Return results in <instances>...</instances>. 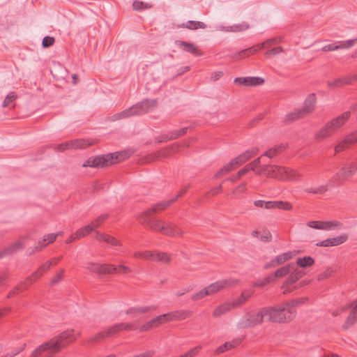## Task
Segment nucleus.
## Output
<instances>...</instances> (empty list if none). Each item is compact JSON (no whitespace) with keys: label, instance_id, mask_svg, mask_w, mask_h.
<instances>
[{"label":"nucleus","instance_id":"1","mask_svg":"<svg viewBox=\"0 0 357 357\" xmlns=\"http://www.w3.org/2000/svg\"><path fill=\"white\" fill-rule=\"evenodd\" d=\"M76 339L74 330L63 331L38 347L31 353L30 357H54L56 354L75 342Z\"/></svg>","mask_w":357,"mask_h":357},{"label":"nucleus","instance_id":"2","mask_svg":"<svg viewBox=\"0 0 357 357\" xmlns=\"http://www.w3.org/2000/svg\"><path fill=\"white\" fill-rule=\"evenodd\" d=\"M154 214L144 211L139 217V222L149 229L171 237H181L185 234L176 224L171 222L162 221L153 218Z\"/></svg>","mask_w":357,"mask_h":357},{"label":"nucleus","instance_id":"3","mask_svg":"<svg viewBox=\"0 0 357 357\" xmlns=\"http://www.w3.org/2000/svg\"><path fill=\"white\" fill-rule=\"evenodd\" d=\"M265 317L272 322L285 323L291 321L296 312L287 306L286 303L276 307H264Z\"/></svg>","mask_w":357,"mask_h":357},{"label":"nucleus","instance_id":"4","mask_svg":"<svg viewBox=\"0 0 357 357\" xmlns=\"http://www.w3.org/2000/svg\"><path fill=\"white\" fill-rule=\"evenodd\" d=\"M351 116L350 112H344L340 116L333 119L326 123L314 136L317 141H322L324 139L332 136L337 130H338Z\"/></svg>","mask_w":357,"mask_h":357},{"label":"nucleus","instance_id":"5","mask_svg":"<svg viewBox=\"0 0 357 357\" xmlns=\"http://www.w3.org/2000/svg\"><path fill=\"white\" fill-rule=\"evenodd\" d=\"M138 330V324L135 322L131 323H119L106 328L105 330L96 333L94 336L91 337L88 342L90 343L98 342L109 337H112L119 332L123 331H135Z\"/></svg>","mask_w":357,"mask_h":357},{"label":"nucleus","instance_id":"6","mask_svg":"<svg viewBox=\"0 0 357 357\" xmlns=\"http://www.w3.org/2000/svg\"><path fill=\"white\" fill-rule=\"evenodd\" d=\"M158 101L155 99L144 100L143 101L132 106L128 109L117 113L112 116L113 121L121 119L132 115H142L156 107Z\"/></svg>","mask_w":357,"mask_h":357},{"label":"nucleus","instance_id":"7","mask_svg":"<svg viewBox=\"0 0 357 357\" xmlns=\"http://www.w3.org/2000/svg\"><path fill=\"white\" fill-rule=\"evenodd\" d=\"M357 172V162H350L345 164L328 181V185L334 186L341 185Z\"/></svg>","mask_w":357,"mask_h":357},{"label":"nucleus","instance_id":"8","mask_svg":"<svg viewBox=\"0 0 357 357\" xmlns=\"http://www.w3.org/2000/svg\"><path fill=\"white\" fill-rule=\"evenodd\" d=\"M264 313V308H262L256 313L246 314L245 317L238 323V327L240 328H248L261 324L266 319Z\"/></svg>","mask_w":357,"mask_h":357},{"label":"nucleus","instance_id":"9","mask_svg":"<svg viewBox=\"0 0 357 357\" xmlns=\"http://www.w3.org/2000/svg\"><path fill=\"white\" fill-rule=\"evenodd\" d=\"M284 172V167L268 165H263L256 171V174L259 176H265L279 180H281L282 173Z\"/></svg>","mask_w":357,"mask_h":357},{"label":"nucleus","instance_id":"10","mask_svg":"<svg viewBox=\"0 0 357 357\" xmlns=\"http://www.w3.org/2000/svg\"><path fill=\"white\" fill-rule=\"evenodd\" d=\"M239 283V280L234 278H229L222 280L216 281L214 283L206 287L208 295H213L225 288H229L236 286Z\"/></svg>","mask_w":357,"mask_h":357},{"label":"nucleus","instance_id":"11","mask_svg":"<svg viewBox=\"0 0 357 357\" xmlns=\"http://www.w3.org/2000/svg\"><path fill=\"white\" fill-rule=\"evenodd\" d=\"M121 153H110L98 155L93 158L94 167H103L119 162L121 159Z\"/></svg>","mask_w":357,"mask_h":357},{"label":"nucleus","instance_id":"12","mask_svg":"<svg viewBox=\"0 0 357 357\" xmlns=\"http://www.w3.org/2000/svg\"><path fill=\"white\" fill-rule=\"evenodd\" d=\"M169 322L167 313L155 317L143 324L141 327L138 326L140 332L149 331L151 329L158 328L163 324Z\"/></svg>","mask_w":357,"mask_h":357},{"label":"nucleus","instance_id":"13","mask_svg":"<svg viewBox=\"0 0 357 357\" xmlns=\"http://www.w3.org/2000/svg\"><path fill=\"white\" fill-rule=\"evenodd\" d=\"M85 268L89 271L97 274L108 275L109 273L113 271V268L109 266V264H99L96 262H88L86 264Z\"/></svg>","mask_w":357,"mask_h":357},{"label":"nucleus","instance_id":"14","mask_svg":"<svg viewBox=\"0 0 357 357\" xmlns=\"http://www.w3.org/2000/svg\"><path fill=\"white\" fill-rule=\"evenodd\" d=\"M158 308L155 305H141L130 307L126 310V314L132 317H137L139 314H148L156 310Z\"/></svg>","mask_w":357,"mask_h":357},{"label":"nucleus","instance_id":"15","mask_svg":"<svg viewBox=\"0 0 357 357\" xmlns=\"http://www.w3.org/2000/svg\"><path fill=\"white\" fill-rule=\"evenodd\" d=\"M357 143V130L347 135L335 147L336 153H340L349 147L351 144Z\"/></svg>","mask_w":357,"mask_h":357},{"label":"nucleus","instance_id":"16","mask_svg":"<svg viewBox=\"0 0 357 357\" xmlns=\"http://www.w3.org/2000/svg\"><path fill=\"white\" fill-rule=\"evenodd\" d=\"M354 81H357L356 75H347L342 78H337L333 82H328V86L332 89L342 88L346 85L351 84Z\"/></svg>","mask_w":357,"mask_h":357},{"label":"nucleus","instance_id":"17","mask_svg":"<svg viewBox=\"0 0 357 357\" xmlns=\"http://www.w3.org/2000/svg\"><path fill=\"white\" fill-rule=\"evenodd\" d=\"M258 152L259 149L257 147H253L234 158V162L236 163V166L239 167L252 157L255 156Z\"/></svg>","mask_w":357,"mask_h":357},{"label":"nucleus","instance_id":"18","mask_svg":"<svg viewBox=\"0 0 357 357\" xmlns=\"http://www.w3.org/2000/svg\"><path fill=\"white\" fill-rule=\"evenodd\" d=\"M234 82L238 85L258 86L264 84V79L259 77H237Z\"/></svg>","mask_w":357,"mask_h":357},{"label":"nucleus","instance_id":"19","mask_svg":"<svg viewBox=\"0 0 357 357\" xmlns=\"http://www.w3.org/2000/svg\"><path fill=\"white\" fill-rule=\"evenodd\" d=\"M348 239L347 234L340 235L334 238H328L316 244L319 247H331L341 245Z\"/></svg>","mask_w":357,"mask_h":357},{"label":"nucleus","instance_id":"20","mask_svg":"<svg viewBox=\"0 0 357 357\" xmlns=\"http://www.w3.org/2000/svg\"><path fill=\"white\" fill-rule=\"evenodd\" d=\"M169 322L181 321L192 317L193 312L189 310H178L167 313Z\"/></svg>","mask_w":357,"mask_h":357},{"label":"nucleus","instance_id":"21","mask_svg":"<svg viewBox=\"0 0 357 357\" xmlns=\"http://www.w3.org/2000/svg\"><path fill=\"white\" fill-rule=\"evenodd\" d=\"M317 98L315 93H310L304 101L303 108H300L307 116L311 114L316 107Z\"/></svg>","mask_w":357,"mask_h":357},{"label":"nucleus","instance_id":"22","mask_svg":"<svg viewBox=\"0 0 357 357\" xmlns=\"http://www.w3.org/2000/svg\"><path fill=\"white\" fill-rule=\"evenodd\" d=\"M56 237L57 234H49L44 236L43 240L41 241H38V245L36 247H34L31 252L28 253V255H31L35 252L40 251L49 243L54 242Z\"/></svg>","mask_w":357,"mask_h":357},{"label":"nucleus","instance_id":"23","mask_svg":"<svg viewBox=\"0 0 357 357\" xmlns=\"http://www.w3.org/2000/svg\"><path fill=\"white\" fill-rule=\"evenodd\" d=\"M264 206L266 209L279 208L284 211H291L293 208L291 203L284 201H265Z\"/></svg>","mask_w":357,"mask_h":357},{"label":"nucleus","instance_id":"24","mask_svg":"<svg viewBox=\"0 0 357 357\" xmlns=\"http://www.w3.org/2000/svg\"><path fill=\"white\" fill-rule=\"evenodd\" d=\"M188 127H185L181 129L172 132L169 135H162V137H159L157 138V142L160 143L162 142H167L171 139H177V138L185 135L188 131Z\"/></svg>","mask_w":357,"mask_h":357},{"label":"nucleus","instance_id":"25","mask_svg":"<svg viewBox=\"0 0 357 357\" xmlns=\"http://www.w3.org/2000/svg\"><path fill=\"white\" fill-rule=\"evenodd\" d=\"M176 44L183 49V50L190 52L195 56H202V52L195 44L178 40Z\"/></svg>","mask_w":357,"mask_h":357},{"label":"nucleus","instance_id":"26","mask_svg":"<svg viewBox=\"0 0 357 357\" xmlns=\"http://www.w3.org/2000/svg\"><path fill=\"white\" fill-rule=\"evenodd\" d=\"M242 340L241 338H236L231 342H226L223 344L218 347L214 351V354L218 355L222 354L231 349L236 348L241 343Z\"/></svg>","mask_w":357,"mask_h":357},{"label":"nucleus","instance_id":"27","mask_svg":"<svg viewBox=\"0 0 357 357\" xmlns=\"http://www.w3.org/2000/svg\"><path fill=\"white\" fill-rule=\"evenodd\" d=\"M284 173H282L281 180L284 181H298L299 180L302 174L296 169L287 168L284 167Z\"/></svg>","mask_w":357,"mask_h":357},{"label":"nucleus","instance_id":"28","mask_svg":"<svg viewBox=\"0 0 357 357\" xmlns=\"http://www.w3.org/2000/svg\"><path fill=\"white\" fill-rule=\"evenodd\" d=\"M287 146V145L283 143L277 144L267 150L261 155V157L266 156L269 158H273L274 157L283 152L286 149Z\"/></svg>","mask_w":357,"mask_h":357},{"label":"nucleus","instance_id":"29","mask_svg":"<svg viewBox=\"0 0 357 357\" xmlns=\"http://www.w3.org/2000/svg\"><path fill=\"white\" fill-rule=\"evenodd\" d=\"M351 307H352V310L343 325L344 329L349 328L357 321V300L354 301Z\"/></svg>","mask_w":357,"mask_h":357},{"label":"nucleus","instance_id":"30","mask_svg":"<svg viewBox=\"0 0 357 357\" xmlns=\"http://www.w3.org/2000/svg\"><path fill=\"white\" fill-rule=\"evenodd\" d=\"M176 201V199H172L171 200L168 201H162L159 203H157L154 204L152 207L147 209L146 211L147 213H151L153 214H155L159 213L160 211H162L169 207L172 203H174Z\"/></svg>","mask_w":357,"mask_h":357},{"label":"nucleus","instance_id":"31","mask_svg":"<svg viewBox=\"0 0 357 357\" xmlns=\"http://www.w3.org/2000/svg\"><path fill=\"white\" fill-rule=\"evenodd\" d=\"M23 247V243L20 241L15 242V243H13L8 247L4 248L1 252H0V259L2 257H4L6 256L11 255L13 253H15L16 251H17L19 249L22 248Z\"/></svg>","mask_w":357,"mask_h":357},{"label":"nucleus","instance_id":"32","mask_svg":"<svg viewBox=\"0 0 357 357\" xmlns=\"http://www.w3.org/2000/svg\"><path fill=\"white\" fill-rule=\"evenodd\" d=\"M292 271V273L289 275V276L286 279L285 282H284L283 287H288L294 284L304 275V273L303 271L294 268Z\"/></svg>","mask_w":357,"mask_h":357},{"label":"nucleus","instance_id":"33","mask_svg":"<svg viewBox=\"0 0 357 357\" xmlns=\"http://www.w3.org/2000/svg\"><path fill=\"white\" fill-rule=\"evenodd\" d=\"M232 309H234V307L231 303H224L214 309L213 317L215 318L219 317Z\"/></svg>","mask_w":357,"mask_h":357},{"label":"nucleus","instance_id":"34","mask_svg":"<svg viewBox=\"0 0 357 357\" xmlns=\"http://www.w3.org/2000/svg\"><path fill=\"white\" fill-rule=\"evenodd\" d=\"M306 117L304 113L301 111V109H296L292 112L289 113L284 117V121L285 123H290L296 120L303 119Z\"/></svg>","mask_w":357,"mask_h":357},{"label":"nucleus","instance_id":"35","mask_svg":"<svg viewBox=\"0 0 357 357\" xmlns=\"http://www.w3.org/2000/svg\"><path fill=\"white\" fill-rule=\"evenodd\" d=\"M152 261L167 264L171 260V256L163 252L153 251Z\"/></svg>","mask_w":357,"mask_h":357},{"label":"nucleus","instance_id":"36","mask_svg":"<svg viewBox=\"0 0 357 357\" xmlns=\"http://www.w3.org/2000/svg\"><path fill=\"white\" fill-rule=\"evenodd\" d=\"M175 151L176 150H174V146H172L157 151L154 155H150V158H151V160H155L162 158H165L170 153Z\"/></svg>","mask_w":357,"mask_h":357},{"label":"nucleus","instance_id":"37","mask_svg":"<svg viewBox=\"0 0 357 357\" xmlns=\"http://www.w3.org/2000/svg\"><path fill=\"white\" fill-rule=\"evenodd\" d=\"M93 144V142H89L85 139H80L69 141L71 149H85Z\"/></svg>","mask_w":357,"mask_h":357},{"label":"nucleus","instance_id":"38","mask_svg":"<svg viewBox=\"0 0 357 357\" xmlns=\"http://www.w3.org/2000/svg\"><path fill=\"white\" fill-rule=\"evenodd\" d=\"M262 48H264V45L261 44L250 47L249 48L240 51L238 52V56L240 58H245L246 56L255 54L257 51Z\"/></svg>","mask_w":357,"mask_h":357},{"label":"nucleus","instance_id":"39","mask_svg":"<svg viewBox=\"0 0 357 357\" xmlns=\"http://www.w3.org/2000/svg\"><path fill=\"white\" fill-rule=\"evenodd\" d=\"M314 259L310 256H305L304 257H299L296 260V264L301 268H307L314 264Z\"/></svg>","mask_w":357,"mask_h":357},{"label":"nucleus","instance_id":"40","mask_svg":"<svg viewBox=\"0 0 357 357\" xmlns=\"http://www.w3.org/2000/svg\"><path fill=\"white\" fill-rule=\"evenodd\" d=\"M109 266L112 267L113 271L111 273H109L108 275H114V274H128L132 272V270L130 267L124 266V265H119L115 266L114 264H109Z\"/></svg>","mask_w":357,"mask_h":357},{"label":"nucleus","instance_id":"41","mask_svg":"<svg viewBox=\"0 0 357 357\" xmlns=\"http://www.w3.org/2000/svg\"><path fill=\"white\" fill-rule=\"evenodd\" d=\"M238 166L236 165V163L234 162V160H231L228 164L225 165L221 169H220L215 174V178H219L222 175L227 174L231 171L236 169Z\"/></svg>","mask_w":357,"mask_h":357},{"label":"nucleus","instance_id":"42","mask_svg":"<svg viewBox=\"0 0 357 357\" xmlns=\"http://www.w3.org/2000/svg\"><path fill=\"white\" fill-rule=\"evenodd\" d=\"M238 166L236 165V163L234 162V160H231L228 164L225 165L221 169H220L215 174V178H219L222 175L227 174L231 171L236 169Z\"/></svg>","mask_w":357,"mask_h":357},{"label":"nucleus","instance_id":"43","mask_svg":"<svg viewBox=\"0 0 357 357\" xmlns=\"http://www.w3.org/2000/svg\"><path fill=\"white\" fill-rule=\"evenodd\" d=\"M51 266H52V261H46L32 273V276L34 277L35 279L40 278L46 271L50 268Z\"/></svg>","mask_w":357,"mask_h":357},{"label":"nucleus","instance_id":"44","mask_svg":"<svg viewBox=\"0 0 357 357\" xmlns=\"http://www.w3.org/2000/svg\"><path fill=\"white\" fill-rule=\"evenodd\" d=\"M294 268V264H288L279 269H278L275 273V276L276 278H282L287 275L289 273H290Z\"/></svg>","mask_w":357,"mask_h":357},{"label":"nucleus","instance_id":"45","mask_svg":"<svg viewBox=\"0 0 357 357\" xmlns=\"http://www.w3.org/2000/svg\"><path fill=\"white\" fill-rule=\"evenodd\" d=\"M250 296L251 294L249 291H243L241 296L231 303L234 308L244 304Z\"/></svg>","mask_w":357,"mask_h":357},{"label":"nucleus","instance_id":"46","mask_svg":"<svg viewBox=\"0 0 357 357\" xmlns=\"http://www.w3.org/2000/svg\"><path fill=\"white\" fill-rule=\"evenodd\" d=\"M294 255H295V254L294 253V252L289 251V252H284L283 254H281V255L277 256L275 258V259L279 266V265L283 264L286 261L292 259Z\"/></svg>","mask_w":357,"mask_h":357},{"label":"nucleus","instance_id":"47","mask_svg":"<svg viewBox=\"0 0 357 357\" xmlns=\"http://www.w3.org/2000/svg\"><path fill=\"white\" fill-rule=\"evenodd\" d=\"M108 215L103 214L98 216L88 225L91 228L92 231L98 228L107 218Z\"/></svg>","mask_w":357,"mask_h":357},{"label":"nucleus","instance_id":"48","mask_svg":"<svg viewBox=\"0 0 357 357\" xmlns=\"http://www.w3.org/2000/svg\"><path fill=\"white\" fill-rule=\"evenodd\" d=\"M249 28V24L247 22H242L241 24H234L226 27L225 31L232 32H240L247 30Z\"/></svg>","mask_w":357,"mask_h":357},{"label":"nucleus","instance_id":"49","mask_svg":"<svg viewBox=\"0 0 357 357\" xmlns=\"http://www.w3.org/2000/svg\"><path fill=\"white\" fill-rule=\"evenodd\" d=\"M308 301L307 297H301L298 298L292 299L289 302L285 303L287 306L291 307L292 310L294 307L301 305Z\"/></svg>","mask_w":357,"mask_h":357},{"label":"nucleus","instance_id":"50","mask_svg":"<svg viewBox=\"0 0 357 357\" xmlns=\"http://www.w3.org/2000/svg\"><path fill=\"white\" fill-rule=\"evenodd\" d=\"M185 27L188 29L195 30L197 29H205L206 25L202 22L189 20L187 22Z\"/></svg>","mask_w":357,"mask_h":357},{"label":"nucleus","instance_id":"51","mask_svg":"<svg viewBox=\"0 0 357 357\" xmlns=\"http://www.w3.org/2000/svg\"><path fill=\"white\" fill-rule=\"evenodd\" d=\"M152 253H153V251H147V250L139 251V252H135L133 254V256L135 258L143 259H146V260L151 261L152 260V257H153V254Z\"/></svg>","mask_w":357,"mask_h":357},{"label":"nucleus","instance_id":"52","mask_svg":"<svg viewBox=\"0 0 357 357\" xmlns=\"http://www.w3.org/2000/svg\"><path fill=\"white\" fill-rule=\"evenodd\" d=\"M91 232V228L89 225H86L76 231V232L75 233V238L79 239L81 238L84 237L86 235L89 234Z\"/></svg>","mask_w":357,"mask_h":357},{"label":"nucleus","instance_id":"53","mask_svg":"<svg viewBox=\"0 0 357 357\" xmlns=\"http://www.w3.org/2000/svg\"><path fill=\"white\" fill-rule=\"evenodd\" d=\"M151 4L149 3H144L138 0H135L132 3L133 9L137 11L151 8Z\"/></svg>","mask_w":357,"mask_h":357},{"label":"nucleus","instance_id":"54","mask_svg":"<svg viewBox=\"0 0 357 357\" xmlns=\"http://www.w3.org/2000/svg\"><path fill=\"white\" fill-rule=\"evenodd\" d=\"M36 280L37 279H35L31 274L30 276L26 278L24 281L20 282L17 285L20 287L21 291H24Z\"/></svg>","mask_w":357,"mask_h":357},{"label":"nucleus","instance_id":"55","mask_svg":"<svg viewBox=\"0 0 357 357\" xmlns=\"http://www.w3.org/2000/svg\"><path fill=\"white\" fill-rule=\"evenodd\" d=\"M282 37H275L273 38H270L261 43V45H264V48H268L269 46L279 44L282 41Z\"/></svg>","mask_w":357,"mask_h":357},{"label":"nucleus","instance_id":"56","mask_svg":"<svg viewBox=\"0 0 357 357\" xmlns=\"http://www.w3.org/2000/svg\"><path fill=\"white\" fill-rule=\"evenodd\" d=\"M17 98V94L14 91L10 92L5 98L2 106L3 107H8L10 103L15 101Z\"/></svg>","mask_w":357,"mask_h":357},{"label":"nucleus","instance_id":"57","mask_svg":"<svg viewBox=\"0 0 357 357\" xmlns=\"http://www.w3.org/2000/svg\"><path fill=\"white\" fill-rule=\"evenodd\" d=\"M202 349V346L197 345V346L189 349L185 354H182V356L183 357H194L196 355H197Z\"/></svg>","mask_w":357,"mask_h":357},{"label":"nucleus","instance_id":"58","mask_svg":"<svg viewBox=\"0 0 357 357\" xmlns=\"http://www.w3.org/2000/svg\"><path fill=\"white\" fill-rule=\"evenodd\" d=\"M357 43V38L351 40H348L347 41L340 42L339 45H336L339 49H348L353 46L354 44Z\"/></svg>","mask_w":357,"mask_h":357},{"label":"nucleus","instance_id":"59","mask_svg":"<svg viewBox=\"0 0 357 357\" xmlns=\"http://www.w3.org/2000/svg\"><path fill=\"white\" fill-rule=\"evenodd\" d=\"M206 296H209V295H208V292L207 291L206 288L205 287V288L202 289V290H200L199 291H198L197 293L193 294L191 296V300L193 301H199V300L203 298L204 297H205Z\"/></svg>","mask_w":357,"mask_h":357},{"label":"nucleus","instance_id":"60","mask_svg":"<svg viewBox=\"0 0 357 357\" xmlns=\"http://www.w3.org/2000/svg\"><path fill=\"white\" fill-rule=\"evenodd\" d=\"M64 270L61 269L59 273H56L50 280V285L54 286L59 283L63 277Z\"/></svg>","mask_w":357,"mask_h":357},{"label":"nucleus","instance_id":"61","mask_svg":"<svg viewBox=\"0 0 357 357\" xmlns=\"http://www.w3.org/2000/svg\"><path fill=\"white\" fill-rule=\"evenodd\" d=\"M282 52H284L283 48L280 46H278L266 51L264 54L266 57H269Z\"/></svg>","mask_w":357,"mask_h":357},{"label":"nucleus","instance_id":"62","mask_svg":"<svg viewBox=\"0 0 357 357\" xmlns=\"http://www.w3.org/2000/svg\"><path fill=\"white\" fill-rule=\"evenodd\" d=\"M333 270L332 268H327L326 270H324L322 273L318 275L317 280H323L325 279H327L333 274Z\"/></svg>","mask_w":357,"mask_h":357},{"label":"nucleus","instance_id":"63","mask_svg":"<svg viewBox=\"0 0 357 357\" xmlns=\"http://www.w3.org/2000/svg\"><path fill=\"white\" fill-rule=\"evenodd\" d=\"M339 225H340V223L337 222H331V221L324 222V221H321V229L328 230V229H332L334 227L338 226Z\"/></svg>","mask_w":357,"mask_h":357},{"label":"nucleus","instance_id":"64","mask_svg":"<svg viewBox=\"0 0 357 357\" xmlns=\"http://www.w3.org/2000/svg\"><path fill=\"white\" fill-rule=\"evenodd\" d=\"M54 42H55V39L54 37L45 36L43 39L42 45L45 48L49 47L52 46L54 45Z\"/></svg>","mask_w":357,"mask_h":357}]
</instances>
